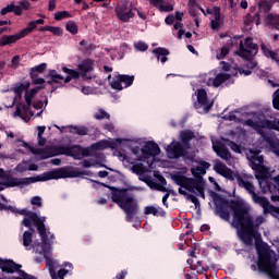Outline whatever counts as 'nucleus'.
Returning a JSON list of instances; mask_svg holds the SVG:
<instances>
[{
	"instance_id": "25",
	"label": "nucleus",
	"mask_w": 279,
	"mask_h": 279,
	"mask_svg": "<svg viewBox=\"0 0 279 279\" xmlns=\"http://www.w3.org/2000/svg\"><path fill=\"white\" fill-rule=\"evenodd\" d=\"M23 39V37H21L20 33H16L14 35H2L0 37V47H8L11 45H15V43H19V40Z\"/></svg>"
},
{
	"instance_id": "37",
	"label": "nucleus",
	"mask_w": 279,
	"mask_h": 279,
	"mask_svg": "<svg viewBox=\"0 0 279 279\" xmlns=\"http://www.w3.org/2000/svg\"><path fill=\"white\" fill-rule=\"evenodd\" d=\"M31 231H25L23 233V245L24 247H29V245H32V243H34V232H36V230H34V227H32V229H29Z\"/></svg>"
},
{
	"instance_id": "10",
	"label": "nucleus",
	"mask_w": 279,
	"mask_h": 279,
	"mask_svg": "<svg viewBox=\"0 0 279 279\" xmlns=\"http://www.w3.org/2000/svg\"><path fill=\"white\" fill-rule=\"evenodd\" d=\"M214 171L218 173L219 175H222V178H226L227 180H230L231 182H236L238 186H241L245 179L241 177V173L232 171V169L228 168L226 163H216L214 166Z\"/></svg>"
},
{
	"instance_id": "28",
	"label": "nucleus",
	"mask_w": 279,
	"mask_h": 279,
	"mask_svg": "<svg viewBox=\"0 0 279 279\" xmlns=\"http://www.w3.org/2000/svg\"><path fill=\"white\" fill-rule=\"evenodd\" d=\"M153 53L157 58V61L161 62V64H165V62L169 60V58H167V56H169V49L167 48H162V47L155 48L153 50Z\"/></svg>"
},
{
	"instance_id": "36",
	"label": "nucleus",
	"mask_w": 279,
	"mask_h": 279,
	"mask_svg": "<svg viewBox=\"0 0 279 279\" xmlns=\"http://www.w3.org/2000/svg\"><path fill=\"white\" fill-rule=\"evenodd\" d=\"M231 75L230 74H226V73H219L216 75V77L213 81V86L215 88H219V86H221V84H223L225 82H228V80H230Z\"/></svg>"
},
{
	"instance_id": "42",
	"label": "nucleus",
	"mask_w": 279,
	"mask_h": 279,
	"mask_svg": "<svg viewBox=\"0 0 279 279\" xmlns=\"http://www.w3.org/2000/svg\"><path fill=\"white\" fill-rule=\"evenodd\" d=\"M144 182L147 183V185L149 186V189H153L154 191H160L161 193H167V187H165L163 185H160L159 183H156V181L148 179L144 180Z\"/></svg>"
},
{
	"instance_id": "19",
	"label": "nucleus",
	"mask_w": 279,
	"mask_h": 279,
	"mask_svg": "<svg viewBox=\"0 0 279 279\" xmlns=\"http://www.w3.org/2000/svg\"><path fill=\"white\" fill-rule=\"evenodd\" d=\"M172 180L178 186H181V189H185L186 191H190V189H193L195 179L187 178L184 174H173Z\"/></svg>"
},
{
	"instance_id": "3",
	"label": "nucleus",
	"mask_w": 279,
	"mask_h": 279,
	"mask_svg": "<svg viewBox=\"0 0 279 279\" xmlns=\"http://www.w3.org/2000/svg\"><path fill=\"white\" fill-rule=\"evenodd\" d=\"M0 178H2V180H7L2 182L3 186L7 189H14V186H29V184H36V182H48V180H62L64 178H71V172L65 168H58L36 177L14 178L5 174V171L0 168Z\"/></svg>"
},
{
	"instance_id": "56",
	"label": "nucleus",
	"mask_w": 279,
	"mask_h": 279,
	"mask_svg": "<svg viewBox=\"0 0 279 279\" xmlns=\"http://www.w3.org/2000/svg\"><path fill=\"white\" fill-rule=\"evenodd\" d=\"M34 97H36V95L33 94L29 89L25 92L24 99L28 106H32V99H34Z\"/></svg>"
},
{
	"instance_id": "27",
	"label": "nucleus",
	"mask_w": 279,
	"mask_h": 279,
	"mask_svg": "<svg viewBox=\"0 0 279 279\" xmlns=\"http://www.w3.org/2000/svg\"><path fill=\"white\" fill-rule=\"evenodd\" d=\"M61 71L66 74L64 84H69L72 80H80L81 73L77 70L69 69L66 65H63Z\"/></svg>"
},
{
	"instance_id": "44",
	"label": "nucleus",
	"mask_w": 279,
	"mask_h": 279,
	"mask_svg": "<svg viewBox=\"0 0 279 279\" xmlns=\"http://www.w3.org/2000/svg\"><path fill=\"white\" fill-rule=\"evenodd\" d=\"M65 29H66V32H70V34L75 36V34H77V32H78L77 23H75L73 21L66 22Z\"/></svg>"
},
{
	"instance_id": "11",
	"label": "nucleus",
	"mask_w": 279,
	"mask_h": 279,
	"mask_svg": "<svg viewBox=\"0 0 279 279\" xmlns=\"http://www.w3.org/2000/svg\"><path fill=\"white\" fill-rule=\"evenodd\" d=\"M263 193L270 192V199L272 202H279V175L275 178H266L264 181L259 182Z\"/></svg>"
},
{
	"instance_id": "38",
	"label": "nucleus",
	"mask_w": 279,
	"mask_h": 279,
	"mask_svg": "<svg viewBox=\"0 0 279 279\" xmlns=\"http://www.w3.org/2000/svg\"><path fill=\"white\" fill-rule=\"evenodd\" d=\"M29 86H32V83L29 81L24 83H17L14 86L13 92L15 93V95H23V93H27L29 90Z\"/></svg>"
},
{
	"instance_id": "55",
	"label": "nucleus",
	"mask_w": 279,
	"mask_h": 279,
	"mask_svg": "<svg viewBox=\"0 0 279 279\" xmlns=\"http://www.w3.org/2000/svg\"><path fill=\"white\" fill-rule=\"evenodd\" d=\"M159 12H173V4L165 2L159 7Z\"/></svg>"
},
{
	"instance_id": "15",
	"label": "nucleus",
	"mask_w": 279,
	"mask_h": 279,
	"mask_svg": "<svg viewBox=\"0 0 279 279\" xmlns=\"http://www.w3.org/2000/svg\"><path fill=\"white\" fill-rule=\"evenodd\" d=\"M195 110H201L203 108V112L206 114L210 112L213 108V102H208V94L206 89L197 90V101L194 104Z\"/></svg>"
},
{
	"instance_id": "50",
	"label": "nucleus",
	"mask_w": 279,
	"mask_h": 279,
	"mask_svg": "<svg viewBox=\"0 0 279 279\" xmlns=\"http://www.w3.org/2000/svg\"><path fill=\"white\" fill-rule=\"evenodd\" d=\"M53 36H63L64 29L58 26H49V31Z\"/></svg>"
},
{
	"instance_id": "46",
	"label": "nucleus",
	"mask_w": 279,
	"mask_h": 279,
	"mask_svg": "<svg viewBox=\"0 0 279 279\" xmlns=\"http://www.w3.org/2000/svg\"><path fill=\"white\" fill-rule=\"evenodd\" d=\"M94 119L97 121H104V119L110 120V113L106 112L104 109H98V111L94 114Z\"/></svg>"
},
{
	"instance_id": "8",
	"label": "nucleus",
	"mask_w": 279,
	"mask_h": 279,
	"mask_svg": "<svg viewBox=\"0 0 279 279\" xmlns=\"http://www.w3.org/2000/svg\"><path fill=\"white\" fill-rule=\"evenodd\" d=\"M254 39L252 37H246L243 41H240L239 50L235 52L236 56L242 58L243 60H247L248 62H252L254 60V57L258 53V45L254 44Z\"/></svg>"
},
{
	"instance_id": "4",
	"label": "nucleus",
	"mask_w": 279,
	"mask_h": 279,
	"mask_svg": "<svg viewBox=\"0 0 279 279\" xmlns=\"http://www.w3.org/2000/svg\"><path fill=\"white\" fill-rule=\"evenodd\" d=\"M32 154L41 156V160L53 158V156H69L74 160H82L90 157V148L82 147V145L73 146H47L45 148H32Z\"/></svg>"
},
{
	"instance_id": "53",
	"label": "nucleus",
	"mask_w": 279,
	"mask_h": 279,
	"mask_svg": "<svg viewBox=\"0 0 279 279\" xmlns=\"http://www.w3.org/2000/svg\"><path fill=\"white\" fill-rule=\"evenodd\" d=\"M50 80H52L53 84H60L59 88H64V85L60 80H64V76L61 74H57L54 76H51Z\"/></svg>"
},
{
	"instance_id": "52",
	"label": "nucleus",
	"mask_w": 279,
	"mask_h": 279,
	"mask_svg": "<svg viewBox=\"0 0 279 279\" xmlns=\"http://www.w3.org/2000/svg\"><path fill=\"white\" fill-rule=\"evenodd\" d=\"M134 48L137 51H147V49H149V46L145 41H137L134 44Z\"/></svg>"
},
{
	"instance_id": "9",
	"label": "nucleus",
	"mask_w": 279,
	"mask_h": 279,
	"mask_svg": "<svg viewBox=\"0 0 279 279\" xmlns=\"http://www.w3.org/2000/svg\"><path fill=\"white\" fill-rule=\"evenodd\" d=\"M271 8H274V5L268 0H262L258 2L257 12H259V14L260 13L265 14L264 21L266 25L275 27V29H278L279 32V15L269 13L271 12Z\"/></svg>"
},
{
	"instance_id": "60",
	"label": "nucleus",
	"mask_w": 279,
	"mask_h": 279,
	"mask_svg": "<svg viewBox=\"0 0 279 279\" xmlns=\"http://www.w3.org/2000/svg\"><path fill=\"white\" fill-rule=\"evenodd\" d=\"M10 279H36V277H34L25 271H21V277H11Z\"/></svg>"
},
{
	"instance_id": "17",
	"label": "nucleus",
	"mask_w": 279,
	"mask_h": 279,
	"mask_svg": "<svg viewBox=\"0 0 279 279\" xmlns=\"http://www.w3.org/2000/svg\"><path fill=\"white\" fill-rule=\"evenodd\" d=\"M21 267H23L20 264H16L14 260L12 259H1L0 262V269L1 271H3V274H19L20 278H21V271H24L21 269Z\"/></svg>"
},
{
	"instance_id": "41",
	"label": "nucleus",
	"mask_w": 279,
	"mask_h": 279,
	"mask_svg": "<svg viewBox=\"0 0 279 279\" xmlns=\"http://www.w3.org/2000/svg\"><path fill=\"white\" fill-rule=\"evenodd\" d=\"M4 210H7V213H12L13 215H22L24 217H27V208L24 209H19L12 205H4Z\"/></svg>"
},
{
	"instance_id": "32",
	"label": "nucleus",
	"mask_w": 279,
	"mask_h": 279,
	"mask_svg": "<svg viewBox=\"0 0 279 279\" xmlns=\"http://www.w3.org/2000/svg\"><path fill=\"white\" fill-rule=\"evenodd\" d=\"M195 191H197V193H198L199 197H202V199H206V194L204 193V183H202V181L195 180L194 186H192L189 190V193H195Z\"/></svg>"
},
{
	"instance_id": "57",
	"label": "nucleus",
	"mask_w": 279,
	"mask_h": 279,
	"mask_svg": "<svg viewBox=\"0 0 279 279\" xmlns=\"http://www.w3.org/2000/svg\"><path fill=\"white\" fill-rule=\"evenodd\" d=\"M272 106L275 110H279V88L274 93Z\"/></svg>"
},
{
	"instance_id": "6",
	"label": "nucleus",
	"mask_w": 279,
	"mask_h": 279,
	"mask_svg": "<svg viewBox=\"0 0 279 279\" xmlns=\"http://www.w3.org/2000/svg\"><path fill=\"white\" fill-rule=\"evenodd\" d=\"M240 187L247 191L248 195L252 197V201L257 204V206L263 208L264 215H271L272 217L279 215V207L271 205L269 198L258 195L256 193V186H254V183L244 180L242 184H240Z\"/></svg>"
},
{
	"instance_id": "20",
	"label": "nucleus",
	"mask_w": 279,
	"mask_h": 279,
	"mask_svg": "<svg viewBox=\"0 0 279 279\" xmlns=\"http://www.w3.org/2000/svg\"><path fill=\"white\" fill-rule=\"evenodd\" d=\"M142 154L146 158L160 156V146L156 142L148 141L146 144L142 147Z\"/></svg>"
},
{
	"instance_id": "39",
	"label": "nucleus",
	"mask_w": 279,
	"mask_h": 279,
	"mask_svg": "<svg viewBox=\"0 0 279 279\" xmlns=\"http://www.w3.org/2000/svg\"><path fill=\"white\" fill-rule=\"evenodd\" d=\"M37 28H38V26L36 25V22L31 21V22H28L27 26L24 29L19 32V34L22 38H25L26 36H29V34H32V32H34V29H37Z\"/></svg>"
},
{
	"instance_id": "40",
	"label": "nucleus",
	"mask_w": 279,
	"mask_h": 279,
	"mask_svg": "<svg viewBox=\"0 0 279 279\" xmlns=\"http://www.w3.org/2000/svg\"><path fill=\"white\" fill-rule=\"evenodd\" d=\"M47 71V63H40L35 65L29 71V76L36 77V75H40V73H45Z\"/></svg>"
},
{
	"instance_id": "61",
	"label": "nucleus",
	"mask_w": 279,
	"mask_h": 279,
	"mask_svg": "<svg viewBox=\"0 0 279 279\" xmlns=\"http://www.w3.org/2000/svg\"><path fill=\"white\" fill-rule=\"evenodd\" d=\"M69 274V270L61 268L56 272L57 279H64L66 275Z\"/></svg>"
},
{
	"instance_id": "23",
	"label": "nucleus",
	"mask_w": 279,
	"mask_h": 279,
	"mask_svg": "<svg viewBox=\"0 0 279 279\" xmlns=\"http://www.w3.org/2000/svg\"><path fill=\"white\" fill-rule=\"evenodd\" d=\"M206 169H210V162L208 161H199L198 166L191 169V173L195 180H199L202 182V175H206Z\"/></svg>"
},
{
	"instance_id": "45",
	"label": "nucleus",
	"mask_w": 279,
	"mask_h": 279,
	"mask_svg": "<svg viewBox=\"0 0 279 279\" xmlns=\"http://www.w3.org/2000/svg\"><path fill=\"white\" fill-rule=\"evenodd\" d=\"M73 15L69 11H58L54 13V21H63V19H72Z\"/></svg>"
},
{
	"instance_id": "26",
	"label": "nucleus",
	"mask_w": 279,
	"mask_h": 279,
	"mask_svg": "<svg viewBox=\"0 0 279 279\" xmlns=\"http://www.w3.org/2000/svg\"><path fill=\"white\" fill-rule=\"evenodd\" d=\"M193 138H195V133L193 131L187 130L181 132L180 141L186 149H191V142Z\"/></svg>"
},
{
	"instance_id": "30",
	"label": "nucleus",
	"mask_w": 279,
	"mask_h": 279,
	"mask_svg": "<svg viewBox=\"0 0 279 279\" xmlns=\"http://www.w3.org/2000/svg\"><path fill=\"white\" fill-rule=\"evenodd\" d=\"M214 149L217 156H219V158H222V160H230V158H232L230 150H228L227 147L223 145L215 146Z\"/></svg>"
},
{
	"instance_id": "12",
	"label": "nucleus",
	"mask_w": 279,
	"mask_h": 279,
	"mask_svg": "<svg viewBox=\"0 0 279 279\" xmlns=\"http://www.w3.org/2000/svg\"><path fill=\"white\" fill-rule=\"evenodd\" d=\"M258 271L263 274H276V263L271 262V254L267 250L258 251Z\"/></svg>"
},
{
	"instance_id": "51",
	"label": "nucleus",
	"mask_w": 279,
	"mask_h": 279,
	"mask_svg": "<svg viewBox=\"0 0 279 279\" xmlns=\"http://www.w3.org/2000/svg\"><path fill=\"white\" fill-rule=\"evenodd\" d=\"M5 25H12V21L0 20V36L1 34H5V32H8L9 28Z\"/></svg>"
},
{
	"instance_id": "13",
	"label": "nucleus",
	"mask_w": 279,
	"mask_h": 279,
	"mask_svg": "<svg viewBox=\"0 0 279 279\" xmlns=\"http://www.w3.org/2000/svg\"><path fill=\"white\" fill-rule=\"evenodd\" d=\"M116 16L121 21V23H130V19H134V16H136L134 8L130 5V0L120 1L116 7Z\"/></svg>"
},
{
	"instance_id": "49",
	"label": "nucleus",
	"mask_w": 279,
	"mask_h": 279,
	"mask_svg": "<svg viewBox=\"0 0 279 279\" xmlns=\"http://www.w3.org/2000/svg\"><path fill=\"white\" fill-rule=\"evenodd\" d=\"M32 80L33 86H45V78L39 77L38 75L29 76Z\"/></svg>"
},
{
	"instance_id": "59",
	"label": "nucleus",
	"mask_w": 279,
	"mask_h": 279,
	"mask_svg": "<svg viewBox=\"0 0 279 279\" xmlns=\"http://www.w3.org/2000/svg\"><path fill=\"white\" fill-rule=\"evenodd\" d=\"M148 3L153 5V8H157V10H160V5L165 3V0H148Z\"/></svg>"
},
{
	"instance_id": "62",
	"label": "nucleus",
	"mask_w": 279,
	"mask_h": 279,
	"mask_svg": "<svg viewBox=\"0 0 279 279\" xmlns=\"http://www.w3.org/2000/svg\"><path fill=\"white\" fill-rule=\"evenodd\" d=\"M20 8L22 10H29L32 8V3L29 2V0H23V1H20Z\"/></svg>"
},
{
	"instance_id": "7",
	"label": "nucleus",
	"mask_w": 279,
	"mask_h": 279,
	"mask_svg": "<svg viewBox=\"0 0 279 279\" xmlns=\"http://www.w3.org/2000/svg\"><path fill=\"white\" fill-rule=\"evenodd\" d=\"M244 125L252 128V130H255V132L262 136L265 134L263 130H275L276 132H279V119L277 118L270 120L263 119L260 122L248 119L244 122Z\"/></svg>"
},
{
	"instance_id": "2",
	"label": "nucleus",
	"mask_w": 279,
	"mask_h": 279,
	"mask_svg": "<svg viewBox=\"0 0 279 279\" xmlns=\"http://www.w3.org/2000/svg\"><path fill=\"white\" fill-rule=\"evenodd\" d=\"M94 182L111 191L112 202L118 204L119 208L123 210L125 221H128V223H132V221H134V217L141 213V205H138V201L136 199V196H134V193H132L128 187L119 189L98 181Z\"/></svg>"
},
{
	"instance_id": "33",
	"label": "nucleus",
	"mask_w": 279,
	"mask_h": 279,
	"mask_svg": "<svg viewBox=\"0 0 279 279\" xmlns=\"http://www.w3.org/2000/svg\"><path fill=\"white\" fill-rule=\"evenodd\" d=\"M234 47V44H232V38H230L228 41H227V46L222 47L220 49V53H218L216 56L217 60H225L226 59V56H228V53H230V49H232Z\"/></svg>"
},
{
	"instance_id": "35",
	"label": "nucleus",
	"mask_w": 279,
	"mask_h": 279,
	"mask_svg": "<svg viewBox=\"0 0 279 279\" xmlns=\"http://www.w3.org/2000/svg\"><path fill=\"white\" fill-rule=\"evenodd\" d=\"M260 47H262L263 54L266 58H270L275 62H279V57L276 51L269 49V47H267V45H265V44H262Z\"/></svg>"
},
{
	"instance_id": "64",
	"label": "nucleus",
	"mask_w": 279,
	"mask_h": 279,
	"mask_svg": "<svg viewBox=\"0 0 279 279\" xmlns=\"http://www.w3.org/2000/svg\"><path fill=\"white\" fill-rule=\"evenodd\" d=\"M267 143L269 144L271 149H278V147H279L278 140L268 138Z\"/></svg>"
},
{
	"instance_id": "43",
	"label": "nucleus",
	"mask_w": 279,
	"mask_h": 279,
	"mask_svg": "<svg viewBox=\"0 0 279 279\" xmlns=\"http://www.w3.org/2000/svg\"><path fill=\"white\" fill-rule=\"evenodd\" d=\"M194 267H195L197 274H206V271H208V269H210L208 264H206V262H204V260L196 262Z\"/></svg>"
},
{
	"instance_id": "48",
	"label": "nucleus",
	"mask_w": 279,
	"mask_h": 279,
	"mask_svg": "<svg viewBox=\"0 0 279 279\" xmlns=\"http://www.w3.org/2000/svg\"><path fill=\"white\" fill-rule=\"evenodd\" d=\"M252 160L255 167H260V165H264L265 162V158L263 157V155H258V154L253 155Z\"/></svg>"
},
{
	"instance_id": "18",
	"label": "nucleus",
	"mask_w": 279,
	"mask_h": 279,
	"mask_svg": "<svg viewBox=\"0 0 279 279\" xmlns=\"http://www.w3.org/2000/svg\"><path fill=\"white\" fill-rule=\"evenodd\" d=\"M243 23L246 27H252L254 23L260 25V13L256 7L252 5L248 8V13L243 17Z\"/></svg>"
},
{
	"instance_id": "54",
	"label": "nucleus",
	"mask_w": 279,
	"mask_h": 279,
	"mask_svg": "<svg viewBox=\"0 0 279 279\" xmlns=\"http://www.w3.org/2000/svg\"><path fill=\"white\" fill-rule=\"evenodd\" d=\"M31 204L33 206H37L38 208H43V198L40 196H34L31 199Z\"/></svg>"
},
{
	"instance_id": "63",
	"label": "nucleus",
	"mask_w": 279,
	"mask_h": 279,
	"mask_svg": "<svg viewBox=\"0 0 279 279\" xmlns=\"http://www.w3.org/2000/svg\"><path fill=\"white\" fill-rule=\"evenodd\" d=\"M15 169L19 173H25V171H28L27 162L19 163Z\"/></svg>"
},
{
	"instance_id": "1",
	"label": "nucleus",
	"mask_w": 279,
	"mask_h": 279,
	"mask_svg": "<svg viewBox=\"0 0 279 279\" xmlns=\"http://www.w3.org/2000/svg\"><path fill=\"white\" fill-rule=\"evenodd\" d=\"M213 202L216 206L215 215L230 223L231 228L238 230V236L244 245H254V236L257 230L265 222V217L257 216L256 219L250 214V208L239 199L223 198L221 194L211 192ZM230 210L233 213V220L230 222Z\"/></svg>"
},
{
	"instance_id": "5",
	"label": "nucleus",
	"mask_w": 279,
	"mask_h": 279,
	"mask_svg": "<svg viewBox=\"0 0 279 279\" xmlns=\"http://www.w3.org/2000/svg\"><path fill=\"white\" fill-rule=\"evenodd\" d=\"M45 221H47V217H39L36 211L28 210L22 223L25 228H28V230H32L33 226L37 228V232L41 239V250L46 258V265L51 266L53 265V257L49 255L51 252V244H49V232H47Z\"/></svg>"
},
{
	"instance_id": "31",
	"label": "nucleus",
	"mask_w": 279,
	"mask_h": 279,
	"mask_svg": "<svg viewBox=\"0 0 279 279\" xmlns=\"http://www.w3.org/2000/svg\"><path fill=\"white\" fill-rule=\"evenodd\" d=\"M69 128L70 132L72 134H77V136H87L88 132H90V129L84 125H70Z\"/></svg>"
},
{
	"instance_id": "29",
	"label": "nucleus",
	"mask_w": 279,
	"mask_h": 279,
	"mask_svg": "<svg viewBox=\"0 0 279 279\" xmlns=\"http://www.w3.org/2000/svg\"><path fill=\"white\" fill-rule=\"evenodd\" d=\"M144 215H153V217H165L167 211L162 208H156L154 206H146L144 210Z\"/></svg>"
},
{
	"instance_id": "14",
	"label": "nucleus",
	"mask_w": 279,
	"mask_h": 279,
	"mask_svg": "<svg viewBox=\"0 0 279 279\" xmlns=\"http://www.w3.org/2000/svg\"><path fill=\"white\" fill-rule=\"evenodd\" d=\"M124 84V87L123 85ZM134 84V75L118 74L113 76L110 86L113 90H123V88H130Z\"/></svg>"
},
{
	"instance_id": "58",
	"label": "nucleus",
	"mask_w": 279,
	"mask_h": 279,
	"mask_svg": "<svg viewBox=\"0 0 279 279\" xmlns=\"http://www.w3.org/2000/svg\"><path fill=\"white\" fill-rule=\"evenodd\" d=\"M13 10H14V3H11L4 7L3 9H1L0 14L1 16H5V14H9V12H13Z\"/></svg>"
},
{
	"instance_id": "47",
	"label": "nucleus",
	"mask_w": 279,
	"mask_h": 279,
	"mask_svg": "<svg viewBox=\"0 0 279 279\" xmlns=\"http://www.w3.org/2000/svg\"><path fill=\"white\" fill-rule=\"evenodd\" d=\"M131 171L136 175H143L145 173V166L143 163H135L132 166Z\"/></svg>"
},
{
	"instance_id": "22",
	"label": "nucleus",
	"mask_w": 279,
	"mask_h": 279,
	"mask_svg": "<svg viewBox=\"0 0 279 279\" xmlns=\"http://www.w3.org/2000/svg\"><path fill=\"white\" fill-rule=\"evenodd\" d=\"M205 14H214L215 19L210 22L211 29H219L221 23V8L214 7L213 9L207 8Z\"/></svg>"
},
{
	"instance_id": "16",
	"label": "nucleus",
	"mask_w": 279,
	"mask_h": 279,
	"mask_svg": "<svg viewBox=\"0 0 279 279\" xmlns=\"http://www.w3.org/2000/svg\"><path fill=\"white\" fill-rule=\"evenodd\" d=\"M185 146L182 145L180 142H172L170 145L167 147V154L169 158H184L189 151Z\"/></svg>"
},
{
	"instance_id": "21",
	"label": "nucleus",
	"mask_w": 279,
	"mask_h": 279,
	"mask_svg": "<svg viewBox=\"0 0 279 279\" xmlns=\"http://www.w3.org/2000/svg\"><path fill=\"white\" fill-rule=\"evenodd\" d=\"M77 69L82 77H86L88 73H93L95 71V61L90 58L84 59L82 63L77 65Z\"/></svg>"
},
{
	"instance_id": "34",
	"label": "nucleus",
	"mask_w": 279,
	"mask_h": 279,
	"mask_svg": "<svg viewBox=\"0 0 279 279\" xmlns=\"http://www.w3.org/2000/svg\"><path fill=\"white\" fill-rule=\"evenodd\" d=\"M87 149H89V156H92L93 151H104V149H108V142L100 141L94 143L90 145V147H87Z\"/></svg>"
},
{
	"instance_id": "24",
	"label": "nucleus",
	"mask_w": 279,
	"mask_h": 279,
	"mask_svg": "<svg viewBox=\"0 0 279 279\" xmlns=\"http://www.w3.org/2000/svg\"><path fill=\"white\" fill-rule=\"evenodd\" d=\"M29 110H32V105L28 104H17L16 110L14 111L13 116L14 117H20L25 121L26 123L29 122Z\"/></svg>"
}]
</instances>
